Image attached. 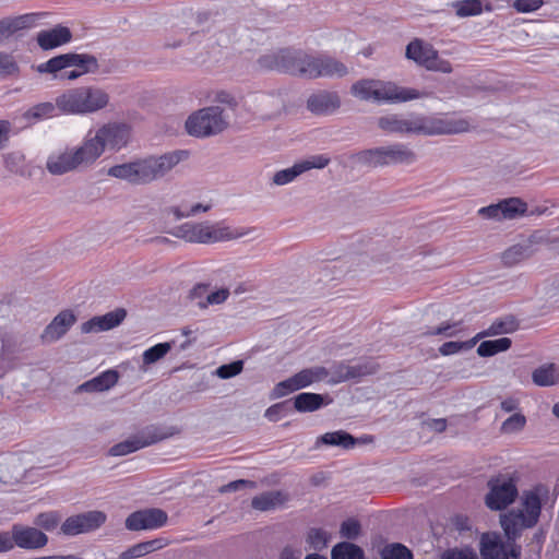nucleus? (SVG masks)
I'll use <instances>...</instances> for the list:
<instances>
[{
    "label": "nucleus",
    "mask_w": 559,
    "mask_h": 559,
    "mask_svg": "<svg viewBox=\"0 0 559 559\" xmlns=\"http://www.w3.org/2000/svg\"><path fill=\"white\" fill-rule=\"evenodd\" d=\"M549 499L547 486L538 484L522 491L519 507L511 508L500 514V525L508 543H510L511 559H521V547L516 540L523 532L533 528L539 522L543 506Z\"/></svg>",
    "instance_id": "nucleus-1"
},
{
    "label": "nucleus",
    "mask_w": 559,
    "mask_h": 559,
    "mask_svg": "<svg viewBox=\"0 0 559 559\" xmlns=\"http://www.w3.org/2000/svg\"><path fill=\"white\" fill-rule=\"evenodd\" d=\"M380 130L401 135H443L467 132L468 120L451 117H430L419 114H388L377 120Z\"/></svg>",
    "instance_id": "nucleus-2"
},
{
    "label": "nucleus",
    "mask_w": 559,
    "mask_h": 559,
    "mask_svg": "<svg viewBox=\"0 0 559 559\" xmlns=\"http://www.w3.org/2000/svg\"><path fill=\"white\" fill-rule=\"evenodd\" d=\"M186 152L177 151L160 156H150L132 163L112 166L108 175L133 185H146L166 176L182 159Z\"/></svg>",
    "instance_id": "nucleus-3"
},
{
    "label": "nucleus",
    "mask_w": 559,
    "mask_h": 559,
    "mask_svg": "<svg viewBox=\"0 0 559 559\" xmlns=\"http://www.w3.org/2000/svg\"><path fill=\"white\" fill-rule=\"evenodd\" d=\"M174 237L183 239L187 242L214 243L219 241L235 240L242 237H258V229L224 226L219 223H185L169 231Z\"/></svg>",
    "instance_id": "nucleus-4"
},
{
    "label": "nucleus",
    "mask_w": 559,
    "mask_h": 559,
    "mask_svg": "<svg viewBox=\"0 0 559 559\" xmlns=\"http://www.w3.org/2000/svg\"><path fill=\"white\" fill-rule=\"evenodd\" d=\"M109 95L95 86L70 88L56 98L57 108L64 115H87L104 109Z\"/></svg>",
    "instance_id": "nucleus-5"
},
{
    "label": "nucleus",
    "mask_w": 559,
    "mask_h": 559,
    "mask_svg": "<svg viewBox=\"0 0 559 559\" xmlns=\"http://www.w3.org/2000/svg\"><path fill=\"white\" fill-rule=\"evenodd\" d=\"M417 154L403 143L362 150L353 156L355 163L371 167L409 166L417 162Z\"/></svg>",
    "instance_id": "nucleus-6"
},
{
    "label": "nucleus",
    "mask_w": 559,
    "mask_h": 559,
    "mask_svg": "<svg viewBox=\"0 0 559 559\" xmlns=\"http://www.w3.org/2000/svg\"><path fill=\"white\" fill-rule=\"evenodd\" d=\"M228 118L222 106L204 107L188 117L185 123L186 131L195 138H210L227 129Z\"/></svg>",
    "instance_id": "nucleus-7"
},
{
    "label": "nucleus",
    "mask_w": 559,
    "mask_h": 559,
    "mask_svg": "<svg viewBox=\"0 0 559 559\" xmlns=\"http://www.w3.org/2000/svg\"><path fill=\"white\" fill-rule=\"evenodd\" d=\"M298 76L306 79H341L346 76L348 68L340 60L328 55H309L300 50Z\"/></svg>",
    "instance_id": "nucleus-8"
},
{
    "label": "nucleus",
    "mask_w": 559,
    "mask_h": 559,
    "mask_svg": "<svg viewBox=\"0 0 559 559\" xmlns=\"http://www.w3.org/2000/svg\"><path fill=\"white\" fill-rule=\"evenodd\" d=\"M84 141L79 147L53 153L47 158L46 168L51 175H63L91 166L95 162V152Z\"/></svg>",
    "instance_id": "nucleus-9"
},
{
    "label": "nucleus",
    "mask_w": 559,
    "mask_h": 559,
    "mask_svg": "<svg viewBox=\"0 0 559 559\" xmlns=\"http://www.w3.org/2000/svg\"><path fill=\"white\" fill-rule=\"evenodd\" d=\"M405 57L428 71L443 74L453 72L451 62L441 58L438 50L431 44L420 38H414L408 43L405 49Z\"/></svg>",
    "instance_id": "nucleus-10"
},
{
    "label": "nucleus",
    "mask_w": 559,
    "mask_h": 559,
    "mask_svg": "<svg viewBox=\"0 0 559 559\" xmlns=\"http://www.w3.org/2000/svg\"><path fill=\"white\" fill-rule=\"evenodd\" d=\"M130 136V129L124 123H108L99 128L94 136L85 140L87 145H92L95 152V160L100 157L105 148L120 150L127 145Z\"/></svg>",
    "instance_id": "nucleus-11"
},
{
    "label": "nucleus",
    "mask_w": 559,
    "mask_h": 559,
    "mask_svg": "<svg viewBox=\"0 0 559 559\" xmlns=\"http://www.w3.org/2000/svg\"><path fill=\"white\" fill-rule=\"evenodd\" d=\"M485 503L490 510L501 511L512 504L519 496L515 480L508 475L491 477L488 483Z\"/></svg>",
    "instance_id": "nucleus-12"
},
{
    "label": "nucleus",
    "mask_w": 559,
    "mask_h": 559,
    "mask_svg": "<svg viewBox=\"0 0 559 559\" xmlns=\"http://www.w3.org/2000/svg\"><path fill=\"white\" fill-rule=\"evenodd\" d=\"M107 520L103 511L92 510L84 513L69 516L60 527L63 535L75 536L99 528Z\"/></svg>",
    "instance_id": "nucleus-13"
},
{
    "label": "nucleus",
    "mask_w": 559,
    "mask_h": 559,
    "mask_svg": "<svg viewBox=\"0 0 559 559\" xmlns=\"http://www.w3.org/2000/svg\"><path fill=\"white\" fill-rule=\"evenodd\" d=\"M429 94L415 88L403 87L391 81L378 80L376 103L400 104L414 99L426 98Z\"/></svg>",
    "instance_id": "nucleus-14"
},
{
    "label": "nucleus",
    "mask_w": 559,
    "mask_h": 559,
    "mask_svg": "<svg viewBox=\"0 0 559 559\" xmlns=\"http://www.w3.org/2000/svg\"><path fill=\"white\" fill-rule=\"evenodd\" d=\"M300 50H281L261 56L258 64L264 70H276L298 76Z\"/></svg>",
    "instance_id": "nucleus-15"
},
{
    "label": "nucleus",
    "mask_w": 559,
    "mask_h": 559,
    "mask_svg": "<svg viewBox=\"0 0 559 559\" xmlns=\"http://www.w3.org/2000/svg\"><path fill=\"white\" fill-rule=\"evenodd\" d=\"M167 513L157 508L139 510L126 519V527L129 531L155 530L166 524Z\"/></svg>",
    "instance_id": "nucleus-16"
},
{
    "label": "nucleus",
    "mask_w": 559,
    "mask_h": 559,
    "mask_svg": "<svg viewBox=\"0 0 559 559\" xmlns=\"http://www.w3.org/2000/svg\"><path fill=\"white\" fill-rule=\"evenodd\" d=\"M12 534L15 546L22 549H40L48 544V536L34 526L14 524L12 526Z\"/></svg>",
    "instance_id": "nucleus-17"
},
{
    "label": "nucleus",
    "mask_w": 559,
    "mask_h": 559,
    "mask_svg": "<svg viewBox=\"0 0 559 559\" xmlns=\"http://www.w3.org/2000/svg\"><path fill=\"white\" fill-rule=\"evenodd\" d=\"M341 107V98L337 93L321 91L309 96L307 108L316 115H331Z\"/></svg>",
    "instance_id": "nucleus-18"
},
{
    "label": "nucleus",
    "mask_w": 559,
    "mask_h": 559,
    "mask_svg": "<svg viewBox=\"0 0 559 559\" xmlns=\"http://www.w3.org/2000/svg\"><path fill=\"white\" fill-rule=\"evenodd\" d=\"M126 316V310L119 308L114 311L107 312L104 316L94 317L88 321L82 323L81 332L91 333L111 330L118 326L124 320Z\"/></svg>",
    "instance_id": "nucleus-19"
},
{
    "label": "nucleus",
    "mask_w": 559,
    "mask_h": 559,
    "mask_svg": "<svg viewBox=\"0 0 559 559\" xmlns=\"http://www.w3.org/2000/svg\"><path fill=\"white\" fill-rule=\"evenodd\" d=\"M75 316L71 311H62L53 318L41 334V340L51 343L63 336L74 324Z\"/></svg>",
    "instance_id": "nucleus-20"
},
{
    "label": "nucleus",
    "mask_w": 559,
    "mask_h": 559,
    "mask_svg": "<svg viewBox=\"0 0 559 559\" xmlns=\"http://www.w3.org/2000/svg\"><path fill=\"white\" fill-rule=\"evenodd\" d=\"M480 554L484 559H510V543L504 544L497 535L481 537Z\"/></svg>",
    "instance_id": "nucleus-21"
},
{
    "label": "nucleus",
    "mask_w": 559,
    "mask_h": 559,
    "mask_svg": "<svg viewBox=\"0 0 559 559\" xmlns=\"http://www.w3.org/2000/svg\"><path fill=\"white\" fill-rule=\"evenodd\" d=\"M331 402L329 395L304 392L294 397V407L299 413H312Z\"/></svg>",
    "instance_id": "nucleus-22"
},
{
    "label": "nucleus",
    "mask_w": 559,
    "mask_h": 559,
    "mask_svg": "<svg viewBox=\"0 0 559 559\" xmlns=\"http://www.w3.org/2000/svg\"><path fill=\"white\" fill-rule=\"evenodd\" d=\"M72 35L68 27L57 26L49 31H43L37 35L40 48L48 50L70 41Z\"/></svg>",
    "instance_id": "nucleus-23"
},
{
    "label": "nucleus",
    "mask_w": 559,
    "mask_h": 559,
    "mask_svg": "<svg viewBox=\"0 0 559 559\" xmlns=\"http://www.w3.org/2000/svg\"><path fill=\"white\" fill-rule=\"evenodd\" d=\"M253 102L255 112L264 118L276 116L283 107L282 98L273 94H257Z\"/></svg>",
    "instance_id": "nucleus-24"
},
{
    "label": "nucleus",
    "mask_w": 559,
    "mask_h": 559,
    "mask_svg": "<svg viewBox=\"0 0 559 559\" xmlns=\"http://www.w3.org/2000/svg\"><path fill=\"white\" fill-rule=\"evenodd\" d=\"M286 493L280 490L266 491L255 496L251 500V507L259 511H269L281 507L287 501Z\"/></svg>",
    "instance_id": "nucleus-25"
},
{
    "label": "nucleus",
    "mask_w": 559,
    "mask_h": 559,
    "mask_svg": "<svg viewBox=\"0 0 559 559\" xmlns=\"http://www.w3.org/2000/svg\"><path fill=\"white\" fill-rule=\"evenodd\" d=\"M117 371L108 370L93 378L92 380L81 384L79 386V390L85 392H102L112 388L117 383Z\"/></svg>",
    "instance_id": "nucleus-26"
},
{
    "label": "nucleus",
    "mask_w": 559,
    "mask_h": 559,
    "mask_svg": "<svg viewBox=\"0 0 559 559\" xmlns=\"http://www.w3.org/2000/svg\"><path fill=\"white\" fill-rule=\"evenodd\" d=\"M330 372L325 367L322 366H313L310 368H306L295 373V380L298 385V389H304L312 383L321 382L329 377Z\"/></svg>",
    "instance_id": "nucleus-27"
},
{
    "label": "nucleus",
    "mask_w": 559,
    "mask_h": 559,
    "mask_svg": "<svg viewBox=\"0 0 559 559\" xmlns=\"http://www.w3.org/2000/svg\"><path fill=\"white\" fill-rule=\"evenodd\" d=\"M518 328V320L513 316H506L495 320L486 331L477 334L476 338L513 333Z\"/></svg>",
    "instance_id": "nucleus-28"
},
{
    "label": "nucleus",
    "mask_w": 559,
    "mask_h": 559,
    "mask_svg": "<svg viewBox=\"0 0 559 559\" xmlns=\"http://www.w3.org/2000/svg\"><path fill=\"white\" fill-rule=\"evenodd\" d=\"M378 80L361 79L355 82L350 87L354 97L365 102H377Z\"/></svg>",
    "instance_id": "nucleus-29"
},
{
    "label": "nucleus",
    "mask_w": 559,
    "mask_h": 559,
    "mask_svg": "<svg viewBox=\"0 0 559 559\" xmlns=\"http://www.w3.org/2000/svg\"><path fill=\"white\" fill-rule=\"evenodd\" d=\"M535 249L530 248V243L519 242L508 248L501 255L504 265L512 266L530 257Z\"/></svg>",
    "instance_id": "nucleus-30"
},
{
    "label": "nucleus",
    "mask_w": 559,
    "mask_h": 559,
    "mask_svg": "<svg viewBox=\"0 0 559 559\" xmlns=\"http://www.w3.org/2000/svg\"><path fill=\"white\" fill-rule=\"evenodd\" d=\"M336 445L343 449H350L355 447L357 440L346 431L338 430L333 432H326L317 440V444Z\"/></svg>",
    "instance_id": "nucleus-31"
},
{
    "label": "nucleus",
    "mask_w": 559,
    "mask_h": 559,
    "mask_svg": "<svg viewBox=\"0 0 559 559\" xmlns=\"http://www.w3.org/2000/svg\"><path fill=\"white\" fill-rule=\"evenodd\" d=\"M533 382L538 386H550L559 381V374L554 364L543 365L532 373Z\"/></svg>",
    "instance_id": "nucleus-32"
},
{
    "label": "nucleus",
    "mask_w": 559,
    "mask_h": 559,
    "mask_svg": "<svg viewBox=\"0 0 559 559\" xmlns=\"http://www.w3.org/2000/svg\"><path fill=\"white\" fill-rule=\"evenodd\" d=\"M165 545L166 544L160 538L139 543V544L130 547L128 550H126L121 555V558L122 559L140 558V557L145 556L154 550L163 548Z\"/></svg>",
    "instance_id": "nucleus-33"
},
{
    "label": "nucleus",
    "mask_w": 559,
    "mask_h": 559,
    "mask_svg": "<svg viewBox=\"0 0 559 559\" xmlns=\"http://www.w3.org/2000/svg\"><path fill=\"white\" fill-rule=\"evenodd\" d=\"M34 22V15H21L14 19H4L0 21V37H9L14 32L27 27Z\"/></svg>",
    "instance_id": "nucleus-34"
},
{
    "label": "nucleus",
    "mask_w": 559,
    "mask_h": 559,
    "mask_svg": "<svg viewBox=\"0 0 559 559\" xmlns=\"http://www.w3.org/2000/svg\"><path fill=\"white\" fill-rule=\"evenodd\" d=\"M503 219H514L527 212V204L520 198H509L500 201Z\"/></svg>",
    "instance_id": "nucleus-35"
},
{
    "label": "nucleus",
    "mask_w": 559,
    "mask_h": 559,
    "mask_svg": "<svg viewBox=\"0 0 559 559\" xmlns=\"http://www.w3.org/2000/svg\"><path fill=\"white\" fill-rule=\"evenodd\" d=\"M332 559H365L362 549L352 543L336 544L331 551Z\"/></svg>",
    "instance_id": "nucleus-36"
},
{
    "label": "nucleus",
    "mask_w": 559,
    "mask_h": 559,
    "mask_svg": "<svg viewBox=\"0 0 559 559\" xmlns=\"http://www.w3.org/2000/svg\"><path fill=\"white\" fill-rule=\"evenodd\" d=\"M457 17H469L481 14L483 1L481 0H459L451 3Z\"/></svg>",
    "instance_id": "nucleus-37"
},
{
    "label": "nucleus",
    "mask_w": 559,
    "mask_h": 559,
    "mask_svg": "<svg viewBox=\"0 0 559 559\" xmlns=\"http://www.w3.org/2000/svg\"><path fill=\"white\" fill-rule=\"evenodd\" d=\"M511 340L509 337H501L492 341H484L477 347V354L480 357L493 356L500 352L508 350L511 347Z\"/></svg>",
    "instance_id": "nucleus-38"
},
{
    "label": "nucleus",
    "mask_w": 559,
    "mask_h": 559,
    "mask_svg": "<svg viewBox=\"0 0 559 559\" xmlns=\"http://www.w3.org/2000/svg\"><path fill=\"white\" fill-rule=\"evenodd\" d=\"M67 68H70L69 56L68 53H64L53 57L47 62L37 66V71L39 73H51L55 74V78H59V74Z\"/></svg>",
    "instance_id": "nucleus-39"
},
{
    "label": "nucleus",
    "mask_w": 559,
    "mask_h": 559,
    "mask_svg": "<svg viewBox=\"0 0 559 559\" xmlns=\"http://www.w3.org/2000/svg\"><path fill=\"white\" fill-rule=\"evenodd\" d=\"M173 348L169 342L156 344L146 349L142 355L143 366H150L163 359Z\"/></svg>",
    "instance_id": "nucleus-40"
},
{
    "label": "nucleus",
    "mask_w": 559,
    "mask_h": 559,
    "mask_svg": "<svg viewBox=\"0 0 559 559\" xmlns=\"http://www.w3.org/2000/svg\"><path fill=\"white\" fill-rule=\"evenodd\" d=\"M145 448V443L134 437L112 445L109 450L111 456H123Z\"/></svg>",
    "instance_id": "nucleus-41"
},
{
    "label": "nucleus",
    "mask_w": 559,
    "mask_h": 559,
    "mask_svg": "<svg viewBox=\"0 0 559 559\" xmlns=\"http://www.w3.org/2000/svg\"><path fill=\"white\" fill-rule=\"evenodd\" d=\"M301 174H304V169L299 163H296L289 168L276 171L272 177V183L275 186H284L293 182Z\"/></svg>",
    "instance_id": "nucleus-42"
},
{
    "label": "nucleus",
    "mask_w": 559,
    "mask_h": 559,
    "mask_svg": "<svg viewBox=\"0 0 559 559\" xmlns=\"http://www.w3.org/2000/svg\"><path fill=\"white\" fill-rule=\"evenodd\" d=\"M56 103L45 102L34 105L25 111L24 118L26 120H40L44 118L51 117L56 110Z\"/></svg>",
    "instance_id": "nucleus-43"
},
{
    "label": "nucleus",
    "mask_w": 559,
    "mask_h": 559,
    "mask_svg": "<svg viewBox=\"0 0 559 559\" xmlns=\"http://www.w3.org/2000/svg\"><path fill=\"white\" fill-rule=\"evenodd\" d=\"M70 67L78 68L82 74L97 69V60L90 55L68 53Z\"/></svg>",
    "instance_id": "nucleus-44"
},
{
    "label": "nucleus",
    "mask_w": 559,
    "mask_h": 559,
    "mask_svg": "<svg viewBox=\"0 0 559 559\" xmlns=\"http://www.w3.org/2000/svg\"><path fill=\"white\" fill-rule=\"evenodd\" d=\"M20 68L14 57L10 53L0 52V78L17 75Z\"/></svg>",
    "instance_id": "nucleus-45"
},
{
    "label": "nucleus",
    "mask_w": 559,
    "mask_h": 559,
    "mask_svg": "<svg viewBox=\"0 0 559 559\" xmlns=\"http://www.w3.org/2000/svg\"><path fill=\"white\" fill-rule=\"evenodd\" d=\"M382 559H413V554L402 544L386 546L381 552Z\"/></svg>",
    "instance_id": "nucleus-46"
},
{
    "label": "nucleus",
    "mask_w": 559,
    "mask_h": 559,
    "mask_svg": "<svg viewBox=\"0 0 559 559\" xmlns=\"http://www.w3.org/2000/svg\"><path fill=\"white\" fill-rule=\"evenodd\" d=\"M60 522V515L58 512L49 511L43 512L36 515L34 524L44 528L45 531L55 530Z\"/></svg>",
    "instance_id": "nucleus-47"
},
{
    "label": "nucleus",
    "mask_w": 559,
    "mask_h": 559,
    "mask_svg": "<svg viewBox=\"0 0 559 559\" xmlns=\"http://www.w3.org/2000/svg\"><path fill=\"white\" fill-rule=\"evenodd\" d=\"M298 385L296 383L295 377L292 376L286 380L278 382L271 392V399H281L286 396L295 391H298Z\"/></svg>",
    "instance_id": "nucleus-48"
},
{
    "label": "nucleus",
    "mask_w": 559,
    "mask_h": 559,
    "mask_svg": "<svg viewBox=\"0 0 559 559\" xmlns=\"http://www.w3.org/2000/svg\"><path fill=\"white\" fill-rule=\"evenodd\" d=\"M168 436L169 435L163 431V429L150 426L146 427L140 436H138V439H141V441L145 443V447H148L168 438Z\"/></svg>",
    "instance_id": "nucleus-49"
},
{
    "label": "nucleus",
    "mask_w": 559,
    "mask_h": 559,
    "mask_svg": "<svg viewBox=\"0 0 559 559\" xmlns=\"http://www.w3.org/2000/svg\"><path fill=\"white\" fill-rule=\"evenodd\" d=\"M526 424V418L520 413H515L507 418L501 425L503 433H514L521 431Z\"/></svg>",
    "instance_id": "nucleus-50"
},
{
    "label": "nucleus",
    "mask_w": 559,
    "mask_h": 559,
    "mask_svg": "<svg viewBox=\"0 0 559 559\" xmlns=\"http://www.w3.org/2000/svg\"><path fill=\"white\" fill-rule=\"evenodd\" d=\"M360 374H361L360 370L356 367L340 365V366L335 367L331 382L337 383V382L347 381L349 379L359 377Z\"/></svg>",
    "instance_id": "nucleus-51"
},
{
    "label": "nucleus",
    "mask_w": 559,
    "mask_h": 559,
    "mask_svg": "<svg viewBox=\"0 0 559 559\" xmlns=\"http://www.w3.org/2000/svg\"><path fill=\"white\" fill-rule=\"evenodd\" d=\"M476 337L471 342H445L439 348V352L443 356H449L461 352L462 349H469L476 344Z\"/></svg>",
    "instance_id": "nucleus-52"
},
{
    "label": "nucleus",
    "mask_w": 559,
    "mask_h": 559,
    "mask_svg": "<svg viewBox=\"0 0 559 559\" xmlns=\"http://www.w3.org/2000/svg\"><path fill=\"white\" fill-rule=\"evenodd\" d=\"M360 523L355 519H347L341 524L340 534L346 539H356L360 535Z\"/></svg>",
    "instance_id": "nucleus-53"
},
{
    "label": "nucleus",
    "mask_w": 559,
    "mask_h": 559,
    "mask_svg": "<svg viewBox=\"0 0 559 559\" xmlns=\"http://www.w3.org/2000/svg\"><path fill=\"white\" fill-rule=\"evenodd\" d=\"M229 296V290L227 288H221L216 292L210 293L206 295L204 300L198 301V307L201 309H205L210 305H221L223 304Z\"/></svg>",
    "instance_id": "nucleus-54"
},
{
    "label": "nucleus",
    "mask_w": 559,
    "mask_h": 559,
    "mask_svg": "<svg viewBox=\"0 0 559 559\" xmlns=\"http://www.w3.org/2000/svg\"><path fill=\"white\" fill-rule=\"evenodd\" d=\"M461 322H447L442 323L440 326L428 330L424 332L425 335H444L448 337L455 336L461 330H460Z\"/></svg>",
    "instance_id": "nucleus-55"
},
{
    "label": "nucleus",
    "mask_w": 559,
    "mask_h": 559,
    "mask_svg": "<svg viewBox=\"0 0 559 559\" xmlns=\"http://www.w3.org/2000/svg\"><path fill=\"white\" fill-rule=\"evenodd\" d=\"M243 362L241 360H236L227 365H222L216 369V374L221 379H229L239 374L242 371Z\"/></svg>",
    "instance_id": "nucleus-56"
},
{
    "label": "nucleus",
    "mask_w": 559,
    "mask_h": 559,
    "mask_svg": "<svg viewBox=\"0 0 559 559\" xmlns=\"http://www.w3.org/2000/svg\"><path fill=\"white\" fill-rule=\"evenodd\" d=\"M544 4V0H515L513 9L519 13H530L537 11Z\"/></svg>",
    "instance_id": "nucleus-57"
},
{
    "label": "nucleus",
    "mask_w": 559,
    "mask_h": 559,
    "mask_svg": "<svg viewBox=\"0 0 559 559\" xmlns=\"http://www.w3.org/2000/svg\"><path fill=\"white\" fill-rule=\"evenodd\" d=\"M330 163V158L325 155H316L308 159L299 162L301 165V168L304 169V173L310 169H322L326 167Z\"/></svg>",
    "instance_id": "nucleus-58"
},
{
    "label": "nucleus",
    "mask_w": 559,
    "mask_h": 559,
    "mask_svg": "<svg viewBox=\"0 0 559 559\" xmlns=\"http://www.w3.org/2000/svg\"><path fill=\"white\" fill-rule=\"evenodd\" d=\"M308 538L314 549H322L328 544V534L320 528H312L309 532Z\"/></svg>",
    "instance_id": "nucleus-59"
},
{
    "label": "nucleus",
    "mask_w": 559,
    "mask_h": 559,
    "mask_svg": "<svg viewBox=\"0 0 559 559\" xmlns=\"http://www.w3.org/2000/svg\"><path fill=\"white\" fill-rule=\"evenodd\" d=\"M478 214L483 218H487V219H496V221L503 219L500 202L497 204H490L488 206L479 209Z\"/></svg>",
    "instance_id": "nucleus-60"
},
{
    "label": "nucleus",
    "mask_w": 559,
    "mask_h": 559,
    "mask_svg": "<svg viewBox=\"0 0 559 559\" xmlns=\"http://www.w3.org/2000/svg\"><path fill=\"white\" fill-rule=\"evenodd\" d=\"M245 487H249V488L253 489V488L257 487V484L254 481H252V480L238 479V480H234V481L228 483L227 485L222 486L218 489V492L219 493H226V492H229V491H237V490H239L241 488H245Z\"/></svg>",
    "instance_id": "nucleus-61"
},
{
    "label": "nucleus",
    "mask_w": 559,
    "mask_h": 559,
    "mask_svg": "<svg viewBox=\"0 0 559 559\" xmlns=\"http://www.w3.org/2000/svg\"><path fill=\"white\" fill-rule=\"evenodd\" d=\"M441 559H478L471 549H450L443 552Z\"/></svg>",
    "instance_id": "nucleus-62"
},
{
    "label": "nucleus",
    "mask_w": 559,
    "mask_h": 559,
    "mask_svg": "<svg viewBox=\"0 0 559 559\" xmlns=\"http://www.w3.org/2000/svg\"><path fill=\"white\" fill-rule=\"evenodd\" d=\"M551 240L552 239H549L545 233H543L540 230H536L523 242L530 243V248L534 249L533 247L535 245H539V243H550L551 245Z\"/></svg>",
    "instance_id": "nucleus-63"
},
{
    "label": "nucleus",
    "mask_w": 559,
    "mask_h": 559,
    "mask_svg": "<svg viewBox=\"0 0 559 559\" xmlns=\"http://www.w3.org/2000/svg\"><path fill=\"white\" fill-rule=\"evenodd\" d=\"M15 547V540L11 532H0V552L12 550Z\"/></svg>",
    "instance_id": "nucleus-64"
}]
</instances>
